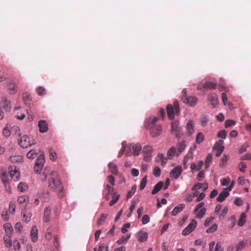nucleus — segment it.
Instances as JSON below:
<instances>
[{"label": "nucleus", "instance_id": "9b49d317", "mask_svg": "<svg viewBox=\"0 0 251 251\" xmlns=\"http://www.w3.org/2000/svg\"><path fill=\"white\" fill-rule=\"evenodd\" d=\"M183 102L190 106H194L197 103L198 101V99L195 97H186L185 95H184L182 98Z\"/></svg>", "mask_w": 251, "mask_h": 251}, {"label": "nucleus", "instance_id": "aec40b11", "mask_svg": "<svg viewBox=\"0 0 251 251\" xmlns=\"http://www.w3.org/2000/svg\"><path fill=\"white\" fill-rule=\"evenodd\" d=\"M166 109L168 118L171 120L174 119L175 115L176 114L173 106L171 104H168Z\"/></svg>", "mask_w": 251, "mask_h": 251}, {"label": "nucleus", "instance_id": "6e6552de", "mask_svg": "<svg viewBox=\"0 0 251 251\" xmlns=\"http://www.w3.org/2000/svg\"><path fill=\"white\" fill-rule=\"evenodd\" d=\"M197 222L195 220H192L191 223L182 231L183 235H187L192 232L196 227Z\"/></svg>", "mask_w": 251, "mask_h": 251}, {"label": "nucleus", "instance_id": "0eeeda50", "mask_svg": "<svg viewBox=\"0 0 251 251\" xmlns=\"http://www.w3.org/2000/svg\"><path fill=\"white\" fill-rule=\"evenodd\" d=\"M204 202L199 203L195 207L194 212L196 214V217L199 219L202 218L205 214L206 209L203 207Z\"/></svg>", "mask_w": 251, "mask_h": 251}, {"label": "nucleus", "instance_id": "680f3d73", "mask_svg": "<svg viewBox=\"0 0 251 251\" xmlns=\"http://www.w3.org/2000/svg\"><path fill=\"white\" fill-rule=\"evenodd\" d=\"M150 217L148 215H145L142 218V224L143 225L147 224L150 222Z\"/></svg>", "mask_w": 251, "mask_h": 251}, {"label": "nucleus", "instance_id": "20e7f679", "mask_svg": "<svg viewBox=\"0 0 251 251\" xmlns=\"http://www.w3.org/2000/svg\"><path fill=\"white\" fill-rule=\"evenodd\" d=\"M186 147L185 142L182 141L177 145L176 148L171 147L168 151L167 155L168 157L176 155L178 156L185 149Z\"/></svg>", "mask_w": 251, "mask_h": 251}, {"label": "nucleus", "instance_id": "473e14b6", "mask_svg": "<svg viewBox=\"0 0 251 251\" xmlns=\"http://www.w3.org/2000/svg\"><path fill=\"white\" fill-rule=\"evenodd\" d=\"M212 155L211 153L208 154L205 160L204 166L205 169H207L212 162Z\"/></svg>", "mask_w": 251, "mask_h": 251}, {"label": "nucleus", "instance_id": "a19ab883", "mask_svg": "<svg viewBox=\"0 0 251 251\" xmlns=\"http://www.w3.org/2000/svg\"><path fill=\"white\" fill-rule=\"evenodd\" d=\"M204 140V135L201 133L199 132L197 134L196 138V142L197 144H200L203 142Z\"/></svg>", "mask_w": 251, "mask_h": 251}, {"label": "nucleus", "instance_id": "7ed1b4c3", "mask_svg": "<svg viewBox=\"0 0 251 251\" xmlns=\"http://www.w3.org/2000/svg\"><path fill=\"white\" fill-rule=\"evenodd\" d=\"M123 148L126 156H130L132 154L135 156H137L139 154L142 149V147L140 143L127 144L125 146H123Z\"/></svg>", "mask_w": 251, "mask_h": 251}, {"label": "nucleus", "instance_id": "4d7b16f0", "mask_svg": "<svg viewBox=\"0 0 251 251\" xmlns=\"http://www.w3.org/2000/svg\"><path fill=\"white\" fill-rule=\"evenodd\" d=\"M237 182L239 185H243L246 182H248V180L246 179L243 176H240L237 180Z\"/></svg>", "mask_w": 251, "mask_h": 251}, {"label": "nucleus", "instance_id": "a878e982", "mask_svg": "<svg viewBox=\"0 0 251 251\" xmlns=\"http://www.w3.org/2000/svg\"><path fill=\"white\" fill-rule=\"evenodd\" d=\"M50 207H46L44 217H43V221L45 223H48L50 220Z\"/></svg>", "mask_w": 251, "mask_h": 251}, {"label": "nucleus", "instance_id": "ddd939ff", "mask_svg": "<svg viewBox=\"0 0 251 251\" xmlns=\"http://www.w3.org/2000/svg\"><path fill=\"white\" fill-rule=\"evenodd\" d=\"M6 88L10 94L14 95L17 92V84L13 81H10L7 83Z\"/></svg>", "mask_w": 251, "mask_h": 251}, {"label": "nucleus", "instance_id": "a18cd8bd", "mask_svg": "<svg viewBox=\"0 0 251 251\" xmlns=\"http://www.w3.org/2000/svg\"><path fill=\"white\" fill-rule=\"evenodd\" d=\"M52 228L51 227H49L45 233V238L46 239L50 240L51 238V233Z\"/></svg>", "mask_w": 251, "mask_h": 251}, {"label": "nucleus", "instance_id": "338daca9", "mask_svg": "<svg viewBox=\"0 0 251 251\" xmlns=\"http://www.w3.org/2000/svg\"><path fill=\"white\" fill-rule=\"evenodd\" d=\"M230 182V179L229 177H227L223 179L221 181V184L223 186H226Z\"/></svg>", "mask_w": 251, "mask_h": 251}, {"label": "nucleus", "instance_id": "f257e3e1", "mask_svg": "<svg viewBox=\"0 0 251 251\" xmlns=\"http://www.w3.org/2000/svg\"><path fill=\"white\" fill-rule=\"evenodd\" d=\"M43 175L44 178L43 181L48 180L49 187L58 193L60 196H63V186L60 181L58 174L56 172L50 171L47 169H45Z\"/></svg>", "mask_w": 251, "mask_h": 251}, {"label": "nucleus", "instance_id": "4468645a", "mask_svg": "<svg viewBox=\"0 0 251 251\" xmlns=\"http://www.w3.org/2000/svg\"><path fill=\"white\" fill-rule=\"evenodd\" d=\"M3 229L4 232V235L12 236L14 233V229L12 225L10 223H5L3 225Z\"/></svg>", "mask_w": 251, "mask_h": 251}, {"label": "nucleus", "instance_id": "7c9ffc66", "mask_svg": "<svg viewBox=\"0 0 251 251\" xmlns=\"http://www.w3.org/2000/svg\"><path fill=\"white\" fill-rule=\"evenodd\" d=\"M108 168L111 173H112L114 175H118V171L117 169V165L113 163V162H110L108 164Z\"/></svg>", "mask_w": 251, "mask_h": 251}, {"label": "nucleus", "instance_id": "c03bdc74", "mask_svg": "<svg viewBox=\"0 0 251 251\" xmlns=\"http://www.w3.org/2000/svg\"><path fill=\"white\" fill-rule=\"evenodd\" d=\"M246 245V243L243 241H240L237 245H236V251H240L243 249H244Z\"/></svg>", "mask_w": 251, "mask_h": 251}, {"label": "nucleus", "instance_id": "39448f33", "mask_svg": "<svg viewBox=\"0 0 251 251\" xmlns=\"http://www.w3.org/2000/svg\"><path fill=\"white\" fill-rule=\"evenodd\" d=\"M18 144L20 146L23 148H27L35 144V142L32 139H31L27 135H23L18 139Z\"/></svg>", "mask_w": 251, "mask_h": 251}, {"label": "nucleus", "instance_id": "5701e85b", "mask_svg": "<svg viewBox=\"0 0 251 251\" xmlns=\"http://www.w3.org/2000/svg\"><path fill=\"white\" fill-rule=\"evenodd\" d=\"M186 129L189 136H191L194 132L193 121L189 120L186 125Z\"/></svg>", "mask_w": 251, "mask_h": 251}, {"label": "nucleus", "instance_id": "c9c22d12", "mask_svg": "<svg viewBox=\"0 0 251 251\" xmlns=\"http://www.w3.org/2000/svg\"><path fill=\"white\" fill-rule=\"evenodd\" d=\"M246 215L245 213H243L241 214L240 217L238 221V225L239 226H242L246 222Z\"/></svg>", "mask_w": 251, "mask_h": 251}, {"label": "nucleus", "instance_id": "e433bc0d", "mask_svg": "<svg viewBox=\"0 0 251 251\" xmlns=\"http://www.w3.org/2000/svg\"><path fill=\"white\" fill-rule=\"evenodd\" d=\"M49 151L50 153V159L53 161L55 160L57 158V155L54 150L52 148H49Z\"/></svg>", "mask_w": 251, "mask_h": 251}, {"label": "nucleus", "instance_id": "ea45409f", "mask_svg": "<svg viewBox=\"0 0 251 251\" xmlns=\"http://www.w3.org/2000/svg\"><path fill=\"white\" fill-rule=\"evenodd\" d=\"M23 100L25 104L28 105L30 104V101L31 100V99L30 98V95L27 93H25L23 94Z\"/></svg>", "mask_w": 251, "mask_h": 251}, {"label": "nucleus", "instance_id": "13d9d810", "mask_svg": "<svg viewBox=\"0 0 251 251\" xmlns=\"http://www.w3.org/2000/svg\"><path fill=\"white\" fill-rule=\"evenodd\" d=\"M106 189L107 191V194L105 196V198L106 199H108V196H109V194L111 192H113L114 188H113V187H112V186H110L109 185L107 184L106 186Z\"/></svg>", "mask_w": 251, "mask_h": 251}, {"label": "nucleus", "instance_id": "f03ea898", "mask_svg": "<svg viewBox=\"0 0 251 251\" xmlns=\"http://www.w3.org/2000/svg\"><path fill=\"white\" fill-rule=\"evenodd\" d=\"M158 117H150L145 121V126L146 128L150 130V134L153 137L159 136L162 131V126L159 124H156V122L159 120Z\"/></svg>", "mask_w": 251, "mask_h": 251}, {"label": "nucleus", "instance_id": "f3484780", "mask_svg": "<svg viewBox=\"0 0 251 251\" xmlns=\"http://www.w3.org/2000/svg\"><path fill=\"white\" fill-rule=\"evenodd\" d=\"M0 106L6 111H9L11 109V102L6 97H3L0 102Z\"/></svg>", "mask_w": 251, "mask_h": 251}, {"label": "nucleus", "instance_id": "4c0bfd02", "mask_svg": "<svg viewBox=\"0 0 251 251\" xmlns=\"http://www.w3.org/2000/svg\"><path fill=\"white\" fill-rule=\"evenodd\" d=\"M37 155V153L36 151L34 150H32L27 153L26 156L28 158L32 159L35 158Z\"/></svg>", "mask_w": 251, "mask_h": 251}, {"label": "nucleus", "instance_id": "393cba45", "mask_svg": "<svg viewBox=\"0 0 251 251\" xmlns=\"http://www.w3.org/2000/svg\"><path fill=\"white\" fill-rule=\"evenodd\" d=\"M203 165V161H200L197 164L192 163L190 165V168L193 172L194 171H199L201 169Z\"/></svg>", "mask_w": 251, "mask_h": 251}, {"label": "nucleus", "instance_id": "5fc2aeb1", "mask_svg": "<svg viewBox=\"0 0 251 251\" xmlns=\"http://www.w3.org/2000/svg\"><path fill=\"white\" fill-rule=\"evenodd\" d=\"M246 167L247 166L246 164L243 162H240L238 165V168L239 170L243 173H244L245 172V169L246 168Z\"/></svg>", "mask_w": 251, "mask_h": 251}, {"label": "nucleus", "instance_id": "6e6d98bb", "mask_svg": "<svg viewBox=\"0 0 251 251\" xmlns=\"http://www.w3.org/2000/svg\"><path fill=\"white\" fill-rule=\"evenodd\" d=\"M152 151V147L149 145L145 146L143 149V153H151Z\"/></svg>", "mask_w": 251, "mask_h": 251}, {"label": "nucleus", "instance_id": "49530a36", "mask_svg": "<svg viewBox=\"0 0 251 251\" xmlns=\"http://www.w3.org/2000/svg\"><path fill=\"white\" fill-rule=\"evenodd\" d=\"M147 182V176H145L141 180L140 184V189L143 190L146 185Z\"/></svg>", "mask_w": 251, "mask_h": 251}, {"label": "nucleus", "instance_id": "4be33fe9", "mask_svg": "<svg viewBox=\"0 0 251 251\" xmlns=\"http://www.w3.org/2000/svg\"><path fill=\"white\" fill-rule=\"evenodd\" d=\"M12 236L4 235L3 236V242L6 248H10L13 246V242L12 241Z\"/></svg>", "mask_w": 251, "mask_h": 251}, {"label": "nucleus", "instance_id": "69168bd1", "mask_svg": "<svg viewBox=\"0 0 251 251\" xmlns=\"http://www.w3.org/2000/svg\"><path fill=\"white\" fill-rule=\"evenodd\" d=\"M130 224H129V223L124 224L123 225L122 230H121L122 232L123 233L126 232L127 231V229L130 227Z\"/></svg>", "mask_w": 251, "mask_h": 251}, {"label": "nucleus", "instance_id": "bb28decb", "mask_svg": "<svg viewBox=\"0 0 251 251\" xmlns=\"http://www.w3.org/2000/svg\"><path fill=\"white\" fill-rule=\"evenodd\" d=\"M22 216L23 217L24 221L26 223H28L31 220L32 213L29 212H27L25 211H23L22 212Z\"/></svg>", "mask_w": 251, "mask_h": 251}, {"label": "nucleus", "instance_id": "6ab92c4d", "mask_svg": "<svg viewBox=\"0 0 251 251\" xmlns=\"http://www.w3.org/2000/svg\"><path fill=\"white\" fill-rule=\"evenodd\" d=\"M30 238L31 240L33 242H35L38 240V229L36 226H33L32 227V228L30 230Z\"/></svg>", "mask_w": 251, "mask_h": 251}, {"label": "nucleus", "instance_id": "1a4fd4ad", "mask_svg": "<svg viewBox=\"0 0 251 251\" xmlns=\"http://www.w3.org/2000/svg\"><path fill=\"white\" fill-rule=\"evenodd\" d=\"M217 84L210 81H206L204 83H201L198 85V89L199 90L204 89H216Z\"/></svg>", "mask_w": 251, "mask_h": 251}, {"label": "nucleus", "instance_id": "a211bd4d", "mask_svg": "<svg viewBox=\"0 0 251 251\" xmlns=\"http://www.w3.org/2000/svg\"><path fill=\"white\" fill-rule=\"evenodd\" d=\"M38 127L40 132L45 133L48 130V124L45 120H40L38 122Z\"/></svg>", "mask_w": 251, "mask_h": 251}, {"label": "nucleus", "instance_id": "dca6fc26", "mask_svg": "<svg viewBox=\"0 0 251 251\" xmlns=\"http://www.w3.org/2000/svg\"><path fill=\"white\" fill-rule=\"evenodd\" d=\"M230 188H224L223 191L219 194L217 198V201L219 202H222L225 201L226 198L229 195Z\"/></svg>", "mask_w": 251, "mask_h": 251}, {"label": "nucleus", "instance_id": "72a5a7b5", "mask_svg": "<svg viewBox=\"0 0 251 251\" xmlns=\"http://www.w3.org/2000/svg\"><path fill=\"white\" fill-rule=\"evenodd\" d=\"M28 188V185L25 183L20 182L18 185V189L22 192L27 190Z\"/></svg>", "mask_w": 251, "mask_h": 251}, {"label": "nucleus", "instance_id": "c756f323", "mask_svg": "<svg viewBox=\"0 0 251 251\" xmlns=\"http://www.w3.org/2000/svg\"><path fill=\"white\" fill-rule=\"evenodd\" d=\"M184 208V205L180 204L175 207L173 210L171 212L172 216H176L179 213L181 212Z\"/></svg>", "mask_w": 251, "mask_h": 251}, {"label": "nucleus", "instance_id": "f704fd0d", "mask_svg": "<svg viewBox=\"0 0 251 251\" xmlns=\"http://www.w3.org/2000/svg\"><path fill=\"white\" fill-rule=\"evenodd\" d=\"M16 232L18 234H21L23 231V226L21 223L17 222L14 226Z\"/></svg>", "mask_w": 251, "mask_h": 251}, {"label": "nucleus", "instance_id": "052dcab7", "mask_svg": "<svg viewBox=\"0 0 251 251\" xmlns=\"http://www.w3.org/2000/svg\"><path fill=\"white\" fill-rule=\"evenodd\" d=\"M249 145L248 143L244 144L239 149L240 153H242L243 152L246 151Z\"/></svg>", "mask_w": 251, "mask_h": 251}, {"label": "nucleus", "instance_id": "864d4df0", "mask_svg": "<svg viewBox=\"0 0 251 251\" xmlns=\"http://www.w3.org/2000/svg\"><path fill=\"white\" fill-rule=\"evenodd\" d=\"M15 207H15V204L12 202H10L9 203V213L13 214L15 212Z\"/></svg>", "mask_w": 251, "mask_h": 251}, {"label": "nucleus", "instance_id": "e2e57ef3", "mask_svg": "<svg viewBox=\"0 0 251 251\" xmlns=\"http://www.w3.org/2000/svg\"><path fill=\"white\" fill-rule=\"evenodd\" d=\"M1 217L4 221H8L9 217L7 211H4L1 214Z\"/></svg>", "mask_w": 251, "mask_h": 251}, {"label": "nucleus", "instance_id": "2f4dec72", "mask_svg": "<svg viewBox=\"0 0 251 251\" xmlns=\"http://www.w3.org/2000/svg\"><path fill=\"white\" fill-rule=\"evenodd\" d=\"M108 215L105 214H102L100 216V217L98 219L97 222V225L98 226H100L103 224L105 220L107 217Z\"/></svg>", "mask_w": 251, "mask_h": 251}, {"label": "nucleus", "instance_id": "79ce46f5", "mask_svg": "<svg viewBox=\"0 0 251 251\" xmlns=\"http://www.w3.org/2000/svg\"><path fill=\"white\" fill-rule=\"evenodd\" d=\"M13 246L15 251H19L21 249V244L17 239H15L13 241Z\"/></svg>", "mask_w": 251, "mask_h": 251}, {"label": "nucleus", "instance_id": "c85d7f7f", "mask_svg": "<svg viewBox=\"0 0 251 251\" xmlns=\"http://www.w3.org/2000/svg\"><path fill=\"white\" fill-rule=\"evenodd\" d=\"M164 183L162 181H159L154 187L151 193L153 195L156 194L163 187Z\"/></svg>", "mask_w": 251, "mask_h": 251}, {"label": "nucleus", "instance_id": "37998d69", "mask_svg": "<svg viewBox=\"0 0 251 251\" xmlns=\"http://www.w3.org/2000/svg\"><path fill=\"white\" fill-rule=\"evenodd\" d=\"M209 121V119L207 116L203 115L202 116L201 119V125L202 126H205Z\"/></svg>", "mask_w": 251, "mask_h": 251}, {"label": "nucleus", "instance_id": "412c9836", "mask_svg": "<svg viewBox=\"0 0 251 251\" xmlns=\"http://www.w3.org/2000/svg\"><path fill=\"white\" fill-rule=\"evenodd\" d=\"M9 174L11 178L14 181L18 180L20 177V172L16 170L15 167H14V170H13L12 167L11 168V170L9 171Z\"/></svg>", "mask_w": 251, "mask_h": 251}, {"label": "nucleus", "instance_id": "603ef678", "mask_svg": "<svg viewBox=\"0 0 251 251\" xmlns=\"http://www.w3.org/2000/svg\"><path fill=\"white\" fill-rule=\"evenodd\" d=\"M136 186L135 185H133L130 191H129L128 193H127V198L128 199V198H131L132 195H134V194L135 193V191H136Z\"/></svg>", "mask_w": 251, "mask_h": 251}, {"label": "nucleus", "instance_id": "8fccbe9b", "mask_svg": "<svg viewBox=\"0 0 251 251\" xmlns=\"http://www.w3.org/2000/svg\"><path fill=\"white\" fill-rule=\"evenodd\" d=\"M225 127L228 128L235 124V122L232 120H227L225 122Z\"/></svg>", "mask_w": 251, "mask_h": 251}, {"label": "nucleus", "instance_id": "9d476101", "mask_svg": "<svg viewBox=\"0 0 251 251\" xmlns=\"http://www.w3.org/2000/svg\"><path fill=\"white\" fill-rule=\"evenodd\" d=\"M207 100L211 102V104L214 108L216 107L219 104L218 98L216 93H211L208 94Z\"/></svg>", "mask_w": 251, "mask_h": 251}, {"label": "nucleus", "instance_id": "b1692460", "mask_svg": "<svg viewBox=\"0 0 251 251\" xmlns=\"http://www.w3.org/2000/svg\"><path fill=\"white\" fill-rule=\"evenodd\" d=\"M39 152L41 154L37 158L35 164L43 167L45 163V157L43 151H40Z\"/></svg>", "mask_w": 251, "mask_h": 251}, {"label": "nucleus", "instance_id": "f8f14e48", "mask_svg": "<svg viewBox=\"0 0 251 251\" xmlns=\"http://www.w3.org/2000/svg\"><path fill=\"white\" fill-rule=\"evenodd\" d=\"M182 172V168L181 166H177L174 168L170 172V176L177 179Z\"/></svg>", "mask_w": 251, "mask_h": 251}, {"label": "nucleus", "instance_id": "58836bf2", "mask_svg": "<svg viewBox=\"0 0 251 251\" xmlns=\"http://www.w3.org/2000/svg\"><path fill=\"white\" fill-rule=\"evenodd\" d=\"M228 159V156L227 155H226V154H224V155L223 156V157L221 159V162L219 165L220 167H222V168L224 167L226 165Z\"/></svg>", "mask_w": 251, "mask_h": 251}, {"label": "nucleus", "instance_id": "3c124183", "mask_svg": "<svg viewBox=\"0 0 251 251\" xmlns=\"http://www.w3.org/2000/svg\"><path fill=\"white\" fill-rule=\"evenodd\" d=\"M161 173V170L158 166H156L153 169V174L154 176L156 177H158L160 176Z\"/></svg>", "mask_w": 251, "mask_h": 251}, {"label": "nucleus", "instance_id": "774afa93", "mask_svg": "<svg viewBox=\"0 0 251 251\" xmlns=\"http://www.w3.org/2000/svg\"><path fill=\"white\" fill-rule=\"evenodd\" d=\"M218 226L217 225L215 224L212 225L210 227L207 229V232H213L216 231L217 229Z\"/></svg>", "mask_w": 251, "mask_h": 251}, {"label": "nucleus", "instance_id": "0e129e2a", "mask_svg": "<svg viewBox=\"0 0 251 251\" xmlns=\"http://www.w3.org/2000/svg\"><path fill=\"white\" fill-rule=\"evenodd\" d=\"M226 135V132L225 130H221L218 133V137L219 138L225 139Z\"/></svg>", "mask_w": 251, "mask_h": 251}, {"label": "nucleus", "instance_id": "cd10ccee", "mask_svg": "<svg viewBox=\"0 0 251 251\" xmlns=\"http://www.w3.org/2000/svg\"><path fill=\"white\" fill-rule=\"evenodd\" d=\"M148 234L146 232L140 231L138 234V239L141 242H144L147 240Z\"/></svg>", "mask_w": 251, "mask_h": 251}, {"label": "nucleus", "instance_id": "423d86ee", "mask_svg": "<svg viewBox=\"0 0 251 251\" xmlns=\"http://www.w3.org/2000/svg\"><path fill=\"white\" fill-rule=\"evenodd\" d=\"M171 131L172 133L175 134L176 138H180L182 135V128L179 125V122L175 120L172 122Z\"/></svg>", "mask_w": 251, "mask_h": 251}, {"label": "nucleus", "instance_id": "2eb2a0df", "mask_svg": "<svg viewBox=\"0 0 251 251\" xmlns=\"http://www.w3.org/2000/svg\"><path fill=\"white\" fill-rule=\"evenodd\" d=\"M223 144L224 141L222 140H220L215 144L214 148L216 150V156H219L223 152L224 150V147L223 146Z\"/></svg>", "mask_w": 251, "mask_h": 251}, {"label": "nucleus", "instance_id": "bf43d9fd", "mask_svg": "<svg viewBox=\"0 0 251 251\" xmlns=\"http://www.w3.org/2000/svg\"><path fill=\"white\" fill-rule=\"evenodd\" d=\"M228 211V208L227 207H225L222 210L221 213L219 215V218L220 219H223L226 215L227 214Z\"/></svg>", "mask_w": 251, "mask_h": 251}, {"label": "nucleus", "instance_id": "de8ad7c7", "mask_svg": "<svg viewBox=\"0 0 251 251\" xmlns=\"http://www.w3.org/2000/svg\"><path fill=\"white\" fill-rule=\"evenodd\" d=\"M36 92L38 95L42 96L46 94V90L42 87H39L36 89Z\"/></svg>", "mask_w": 251, "mask_h": 251}, {"label": "nucleus", "instance_id": "09e8293b", "mask_svg": "<svg viewBox=\"0 0 251 251\" xmlns=\"http://www.w3.org/2000/svg\"><path fill=\"white\" fill-rule=\"evenodd\" d=\"M3 135L5 137H9L10 135V131L9 129V128L7 126V125L5 126L4 128L3 129L2 131Z\"/></svg>", "mask_w": 251, "mask_h": 251}]
</instances>
